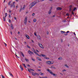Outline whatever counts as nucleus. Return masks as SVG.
Masks as SVG:
<instances>
[{
  "label": "nucleus",
  "instance_id": "680f3d73",
  "mask_svg": "<svg viewBox=\"0 0 78 78\" xmlns=\"http://www.w3.org/2000/svg\"><path fill=\"white\" fill-rule=\"evenodd\" d=\"M18 34H20V32L19 31V32H18Z\"/></svg>",
  "mask_w": 78,
  "mask_h": 78
},
{
  "label": "nucleus",
  "instance_id": "39448f33",
  "mask_svg": "<svg viewBox=\"0 0 78 78\" xmlns=\"http://www.w3.org/2000/svg\"><path fill=\"white\" fill-rule=\"evenodd\" d=\"M46 63L47 64H53V63H51V61H47L46 62Z\"/></svg>",
  "mask_w": 78,
  "mask_h": 78
},
{
  "label": "nucleus",
  "instance_id": "412c9836",
  "mask_svg": "<svg viewBox=\"0 0 78 78\" xmlns=\"http://www.w3.org/2000/svg\"><path fill=\"white\" fill-rule=\"evenodd\" d=\"M40 75H44V73H42L41 72H40L39 73Z\"/></svg>",
  "mask_w": 78,
  "mask_h": 78
},
{
  "label": "nucleus",
  "instance_id": "4d7b16f0",
  "mask_svg": "<svg viewBox=\"0 0 78 78\" xmlns=\"http://www.w3.org/2000/svg\"><path fill=\"white\" fill-rule=\"evenodd\" d=\"M34 34L35 36H37L36 34L35 33H34Z\"/></svg>",
  "mask_w": 78,
  "mask_h": 78
},
{
  "label": "nucleus",
  "instance_id": "7c9ffc66",
  "mask_svg": "<svg viewBox=\"0 0 78 78\" xmlns=\"http://www.w3.org/2000/svg\"><path fill=\"white\" fill-rule=\"evenodd\" d=\"M33 21H34V22H36V19H34L33 20Z\"/></svg>",
  "mask_w": 78,
  "mask_h": 78
},
{
  "label": "nucleus",
  "instance_id": "09e8293b",
  "mask_svg": "<svg viewBox=\"0 0 78 78\" xmlns=\"http://www.w3.org/2000/svg\"><path fill=\"white\" fill-rule=\"evenodd\" d=\"M32 61H35V59H32Z\"/></svg>",
  "mask_w": 78,
  "mask_h": 78
},
{
  "label": "nucleus",
  "instance_id": "c9c22d12",
  "mask_svg": "<svg viewBox=\"0 0 78 78\" xmlns=\"http://www.w3.org/2000/svg\"><path fill=\"white\" fill-rule=\"evenodd\" d=\"M76 8H74L73 9V11H75V10H76Z\"/></svg>",
  "mask_w": 78,
  "mask_h": 78
},
{
  "label": "nucleus",
  "instance_id": "f8f14e48",
  "mask_svg": "<svg viewBox=\"0 0 78 78\" xmlns=\"http://www.w3.org/2000/svg\"><path fill=\"white\" fill-rule=\"evenodd\" d=\"M20 69H21V70L23 71V67L22 66V65H20Z\"/></svg>",
  "mask_w": 78,
  "mask_h": 78
},
{
  "label": "nucleus",
  "instance_id": "bf43d9fd",
  "mask_svg": "<svg viewBox=\"0 0 78 78\" xmlns=\"http://www.w3.org/2000/svg\"><path fill=\"white\" fill-rule=\"evenodd\" d=\"M45 0H41V2H44V1Z\"/></svg>",
  "mask_w": 78,
  "mask_h": 78
},
{
  "label": "nucleus",
  "instance_id": "6ab92c4d",
  "mask_svg": "<svg viewBox=\"0 0 78 78\" xmlns=\"http://www.w3.org/2000/svg\"><path fill=\"white\" fill-rule=\"evenodd\" d=\"M41 56H42L43 57H45V55L44 54H41Z\"/></svg>",
  "mask_w": 78,
  "mask_h": 78
},
{
  "label": "nucleus",
  "instance_id": "2eb2a0df",
  "mask_svg": "<svg viewBox=\"0 0 78 78\" xmlns=\"http://www.w3.org/2000/svg\"><path fill=\"white\" fill-rule=\"evenodd\" d=\"M63 58L62 57H59L58 58V59H59L60 60H62Z\"/></svg>",
  "mask_w": 78,
  "mask_h": 78
},
{
  "label": "nucleus",
  "instance_id": "a211bd4d",
  "mask_svg": "<svg viewBox=\"0 0 78 78\" xmlns=\"http://www.w3.org/2000/svg\"><path fill=\"white\" fill-rule=\"evenodd\" d=\"M25 61H26L27 62H29V60L28 59H27V58H25Z\"/></svg>",
  "mask_w": 78,
  "mask_h": 78
},
{
  "label": "nucleus",
  "instance_id": "58836bf2",
  "mask_svg": "<svg viewBox=\"0 0 78 78\" xmlns=\"http://www.w3.org/2000/svg\"><path fill=\"white\" fill-rule=\"evenodd\" d=\"M9 13H11V10L10 9L9 10Z\"/></svg>",
  "mask_w": 78,
  "mask_h": 78
},
{
  "label": "nucleus",
  "instance_id": "ddd939ff",
  "mask_svg": "<svg viewBox=\"0 0 78 78\" xmlns=\"http://www.w3.org/2000/svg\"><path fill=\"white\" fill-rule=\"evenodd\" d=\"M37 37L38 39V40H41V36L40 35H38Z\"/></svg>",
  "mask_w": 78,
  "mask_h": 78
},
{
  "label": "nucleus",
  "instance_id": "dca6fc26",
  "mask_svg": "<svg viewBox=\"0 0 78 78\" xmlns=\"http://www.w3.org/2000/svg\"><path fill=\"white\" fill-rule=\"evenodd\" d=\"M64 66H65V67H66L67 68H69V66H67V65L66 64Z\"/></svg>",
  "mask_w": 78,
  "mask_h": 78
},
{
  "label": "nucleus",
  "instance_id": "e433bc0d",
  "mask_svg": "<svg viewBox=\"0 0 78 78\" xmlns=\"http://www.w3.org/2000/svg\"><path fill=\"white\" fill-rule=\"evenodd\" d=\"M37 55V56H41V55H40L39 54H38Z\"/></svg>",
  "mask_w": 78,
  "mask_h": 78
},
{
  "label": "nucleus",
  "instance_id": "7ed1b4c3",
  "mask_svg": "<svg viewBox=\"0 0 78 78\" xmlns=\"http://www.w3.org/2000/svg\"><path fill=\"white\" fill-rule=\"evenodd\" d=\"M27 16H26L25 17V19H24V23L25 25H26L27 24Z\"/></svg>",
  "mask_w": 78,
  "mask_h": 78
},
{
  "label": "nucleus",
  "instance_id": "052dcab7",
  "mask_svg": "<svg viewBox=\"0 0 78 78\" xmlns=\"http://www.w3.org/2000/svg\"><path fill=\"white\" fill-rule=\"evenodd\" d=\"M47 34H48V31L47 32Z\"/></svg>",
  "mask_w": 78,
  "mask_h": 78
},
{
  "label": "nucleus",
  "instance_id": "f257e3e1",
  "mask_svg": "<svg viewBox=\"0 0 78 78\" xmlns=\"http://www.w3.org/2000/svg\"><path fill=\"white\" fill-rule=\"evenodd\" d=\"M47 71L49 72V73L53 75L54 76H57V74H54V73H53V72H52V71H51V70L49 69H48Z\"/></svg>",
  "mask_w": 78,
  "mask_h": 78
},
{
  "label": "nucleus",
  "instance_id": "473e14b6",
  "mask_svg": "<svg viewBox=\"0 0 78 78\" xmlns=\"http://www.w3.org/2000/svg\"><path fill=\"white\" fill-rule=\"evenodd\" d=\"M22 8H21L20 10H19V12H20L21 11H22Z\"/></svg>",
  "mask_w": 78,
  "mask_h": 78
},
{
  "label": "nucleus",
  "instance_id": "c756f323",
  "mask_svg": "<svg viewBox=\"0 0 78 78\" xmlns=\"http://www.w3.org/2000/svg\"><path fill=\"white\" fill-rule=\"evenodd\" d=\"M45 59H50V58H48V57H45Z\"/></svg>",
  "mask_w": 78,
  "mask_h": 78
},
{
  "label": "nucleus",
  "instance_id": "aec40b11",
  "mask_svg": "<svg viewBox=\"0 0 78 78\" xmlns=\"http://www.w3.org/2000/svg\"><path fill=\"white\" fill-rule=\"evenodd\" d=\"M20 53L21 54V55H22V56H23V57H24V54L22 52H20Z\"/></svg>",
  "mask_w": 78,
  "mask_h": 78
},
{
  "label": "nucleus",
  "instance_id": "de8ad7c7",
  "mask_svg": "<svg viewBox=\"0 0 78 78\" xmlns=\"http://www.w3.org/2000/svg\"><path fill=\"white\" fill-rule=\"evenodd\" d=\"M36 75H38V76H39V74H38V73H36Z\"/></svg>",
  "mask_w": 78,
  "mask_h": 78
},
{
  "label": "nucleus",
  "instance_id": "0eeeda50",
  "mask_svg": "<svg viewBox=\"0 0 78 78\" xmlns=\"http://www.w3.org/2000/svg\"><path fill=\"white\" fill-rule=\"evenodd\" d=\"M56 9L58 11H61V10H62V8L60 7H58Z\"/></svg>",
  "mask_w": 78,
  "mask_h": 78
},
{
  "label": "nucleus",
  "instance_id": "6e6d98bb",
  "mask_svg": "<svg viewBox=\"0 0 78 78\" xmlns=\"http://www.w3.org/2000/svg\"><path fill=\"white\" fill-rule=\"evenodd\" d=\"M36 73H34V76H36Z\"/></svg>",
  "mask_w": 78,
  "mask_h": 78
},
{
  "label": "nucleus",
  "instance_id": "f03ea898",
  "mask_svg": "<svg viewBox=\"0 0 78 78\" xmlns=\"http://www.w3.org/2000/svg\"><path fill=\"white\" fill-rule=\"evenodd\" d=\"M36 3H36V2H33L32 3H31L30 4V6L29 7V9H31V8H32V7H33V6H34V5H36Z\"/></svg>",
  "mask_w": 78,
  "mask_h": 78
},
{
  "label": "nucleus",
  "instance_id": "6e6552de",
  "mask_svg": "<svg viewBox=\"0 0 78 78\" xmlns=\"http://www.w3.org/2000/svg\"><path fill=\"white\" fill-rule=\"evenodd\" d=\"M10 7L11 8H15V5L13 4H11L10 5Z\"/></svg>",
  "mask_w": 78,
  "mask_h": 78
},
{
  "label": "nucleus",
  "instance_id": "20e7f679",
  "mask_svg": "<svg viewBox=\"0 0 78 78\" xmlns=\"http://www.w3.org/2000/svg\"><path fill=\"white\" fill-rule=\"evenodd\" d=\"M73 6H72V5L70 6L69 7V12H71V11H72V9H73Z\"/></svg>",
  "mask_w": 78,
  "mask_h": 78
},
{
  "label": "nucleus",
  "instance_id": "9b49d317",
  "mask_svg": "<svg viewBox=\"0 0 78 78\" xmlns=\"http://www.w3.org/2000/svg\"><path fill=\"white\" fill-rule=\"evenodd\" d=\"M37 60H38V61H41L42 59L41 58H39L38 57H37Z\"/></svg>",
  "mask_w": 78,
  "mask_h": 78
},
{
  "label": "nucleus",
  "instance_id": "ea45409f",
  "mask_svg": "<svg viewBox=\"0 0 78 78\" xmlns=\"http://www.w3.org/2000/svg\"><path fill=\"white\" fill-rule=\"evenodd\" d=\"M30 69L31 70H32V71H34V69Z\"/></svg>",
  "mask_w": 78,
  "mask_h": 78
},
{
  "label": "nucleus",
  "instance_id": "0e129e2a",
  "mask_svg": "<svg viewBox=\"0 0 78 78\" xmlns=\"http://www.w3.org/2000/svg\"><path fill=\"white\" fill-rule=\"evenodd\" d=\"M38 71H39V72L41 71V70L40 69H38Z\"/></svg>",
  "mask_w": 78,
  "mask_h": 78
},
{
  "label": "nucleus",
  "instance_id": "1a4fd4ad",
  "mask_svg": "<svg viewBox=\"0 0 78 78\" xmlns=\"http://www.w3.org/2000/svg\"><path fill=\"white\" fill-rule=\"evenodd\" d=\"M28 52L29 53V54H30V55H31V54H33V55L34 54V53H33V52L30 50L28 51Z\"/></svg>",
  "mask_w": 78,
  "mask_h": 78
},
{
  "label": "nucleus",
  "instance_id": "f3484780",
  "mask_svg": "<svg viewBox=\"0 0 78 78\" xmlns=\"http://www.w3.org/2000/svg\"><path fill=\"white\" fill-rule=\"evenodd\" d=\"M11 27L12 29H13L14 28V27H13V25L12 24H11Z\"/></svg>",
  "mask_w": 78,
  "mask_h": 78
},
{
  "label": "nucleus",
  "instance_id": "a878e982",
  "mask_svg": "<svg viewBox=\"0 0 78 78\" xmlns=\"http://www.w3.org/2000/svg\"><path fill=\"white\" fill-rule=\"evenodd\" d=\"M1 75L2 78H5V76H3V75Z\"/></svg>",
  "mask_w": 78,
  "mask_h": 78
},
{
  "label": "nucleus",
  "instance_id": "c85d7f7f",
  "mask_svg": "<svg viewBox=\"0 0 78 78\" xmlns=\"http://www.w3.org/2000/svg\"><path fill=\"white\" fill-rule=\"evenodd\" d=\"M51 68H52V69H56V68L54 66H51Z\"/></svg>",
  "mask_w": 78,
  "mask_h": 78
},
{
  "label": "nucleus",
  "instance_id": "4be33fe9",
  "mask_svg": "<svg viewBox=\"0 0 78 78\" xmlns=\"http://www.w3.org/2000/svg\"><path fill=\"white\" fill-rule=\"evenodd\" d=\"M32 51H33V52H34V53L36 51H35V50H34V48H33L32 49Z\"/></svg>",
  "mask_w": 78,
  "mask_h": 78
},
{
  "label": "nucleus",
  "instance_id": "774afa93",
  "mask_svg": "<svg viewBox=\"0 0 78 78\" xmlns=\"http://www.w3.org/2000/svg\"><path fill=\"white\" fill-rule=\"evenodd\" d=\"M15 3V2H14L13 3V5H14V4Z\"/></svg>",
  "mask_w": 78,
  "mask_h": 78
},
{
  "label": "nucleus",
  "instance_id": "603ef678",
  "mask_svg": "<svg viewBox=\"0 0 78 78\" xmlns=\"http://www.w3.org/2000/svg\"><path fill=\"white\" fill-rule=\"evenodd\" d=\"M9 18H11V15H9Z\"/></svg>",
  "mask_w": 78,
  "mask_h": 78
},
{
  "label": "nucleus",
  "instance_id": "bb28decb",
  "mask_svg": "<svg viewBox=\"0 0 78 78\" xmlns=\"http://www.w3.org/2000/svg\"><path fill=\"white\" fill-rule=\"evenodd\" d=\"M27 70L29 72H30V73L31 72V70L30 69H29V68H28L27 69Z\"/></svg>",
  "mask_w": 78,
  "mask_h": 78
},
{
  "label": "nucleus",
  "instance_id": "72a5a7b5",
  "mask_svg": "<svg viewBox=\"0 0 78 78\" xmlns=\"http://www.w3.org/2000/svg\"><path fill=\"white\" fill-rule=\"evenodd\" d=\"M11 3V2H8V4L9 6L10 5V4Z\"/></svg>",
  "mask_w": 78,
  "mask_h": 78
},
{
  "label": "nucleus",
  "instance_id": "c03bdc74",
  "mask_svg": "<svg viewBox=\"0 0 78 78\" xmlns=\"http://www.w3.org/2000/svg\"><path fill=\"white\" fill-rule=\"evenodd\" d=\"M72 14H73V15H74V12H73V11L72 12Z\"/></svg>",
  "mask_w": 78,
  "mask_h": 78
},
{
  "label": "nucleus",
  "instance_id": "9d476101",
  "mask_svg": "<svg viewBox=\"0 0 78 78\" xmlns=\"http://www.w3.org/2000/svg\"><path fill=\"white\" fill-rule=\"evenodd\" d=\"M25 36L26 38H27V39H30V37H29V36H28L27 34H25Z\"/></svg>",
  "mask_w": 78,
  "mask_h": 78
},
{
  "label": "nucleus",
  "instance_id": "4c0bfd02",
  "mask_svg": "<svg viewBox=\"0 0 78 78\" xmlns=\"http://www.w3.org/2000/svg\"><path fill=\"white\" fill-rule=\"evenodd\" d=\"M4 44H5V47H6V46H7V44H6L5 42H4Z\"/></svg>",
  "mask_w": 78,
  "mask_h": 78
},
{
  "label": "nucleus",
  "instance_id": "423d86ee",
  "mask_svg": "<svg viewBox=\"0 0 78 78\" xmlns=\"http://www.w3.org/2000/svg\"><path fill=\"white\" fill-rule=\"evenodd\" d=\"M39 46L41 47V48H44V46L42 45L41 43H39L38 44Z\"/></svg>",
  "mask_w": 78,
  "mask_h": 78
},
{
  "label": "nucleus",
  "instance_id": "864d4df0",
  "mask_svg": "<svg viewBox=\"0 0 78 78\" xmlns=\"http://www.w3.org/2000/svg\"><path fill=\"white\" fill-rule=\"evenodd\" d=\"M66 16H69V13L67 14Z\"/></svg>",
  "mask_w": 78,
  "mask_h": 78
},
{
  "label": "nucleus",
  "instance_id": "2f4dec72",
  "mask_svg": "<svg viewBox=\"0 0 78 78\" xmlns=\"http://www.w3.org/2000/svg\"><path fill=\"white\" fill-rule=\"evenodd\" d=\"M5 17H3V20L4 21H6V20L5 19Z\"/></svg>",
  "mask_w": 78,
  "mask_h": 78
},
{
  "label": "nucleus",
  "instance_id": "79ce46f5",
  "mask_svg": "<svg viewBox=\"0 0 78 78\" xmlns=\"http://www.w3.org/2000/svg\"><path fill=\"white\" fill-rule=\"evenodd\" d=\"M9 21L10 23H11V20H9Z\"/></svg>",
  "mask_w": 78,
  "mask_h": 78
},
{
  "label": "nucleus",
  "instance_id": "393cba45",
  "mask_svg": "<svg viewBox=\"0 0 78 78\" xmlns=\"http://www.w3.org/2000/svg\"><path fill=\"white\" fill-rule=\"evenodd\" d=\"M25 6L24 5L23 6V10H24V9H25Z\"/></svg>",
  "mask_w": 78,
  "mask_h": 78
},
{
  "label": "nucleus",
  "instance_id": "49530a36",
  "mask_svg": "<svg viewBox=\"0 0 78 78\" xmlns=\"http://www.w3.org/2000/svg\"><path fill=\"white\" fill-rule=\"evenodd\" d=\"M66 32H65V36H67V34L66 33Z\"/></svg>",
  "mask_w": 78,
  "mask_h": 78
},
{
  "label": "nucleus",
  "instance_id": "f704fd0d",
  "mask_svg": "<svg viewBox=\"0 0 78 78\" xmlns=\"http://www.w3.org/2000/svg\"><path fill=\"white\" fill-rule=\"evenodd\" d=\"M66 69H64L62 70V72H66Z\"/></svg>",
  "mask_w": 78,
  "mask_h": 78
},
{
  "label": "nucleus",
  "instance_id": "37998d69",
  "mask_svg": "<svg viewBox=\"0 0 78 78\" xmlns=\"http://www.w3.org/2000/svg\"><path fill=\"white\" fill-rule=\"evenodd\" d=\"M27 48H30V47L28 45H27Z\"/></svg>",
  "mask_w": 78,
  "mask_h": 78
},
{
  "label": "nucleus",
  "instance_id": "5701e85b",
  "mask_svg": "<svg viewBox=\"0 0 78 78\" xmlns=\"http://www.w3.org/2000/svg\"><path fill=\"white\" fill-rule=\"evenodd\" d=\"M8 16V14H7L6 13H5V17L6 18V16Z\"/></svg>",
  "mask_w": 78,
  "mask_h": 78
},
{
  "label": "nucleus",
  "instance_id": "e2e57ef3",
  "mask_svg": "<svg viewBox=\"0 0 78 78\" xmlns=\"http://www.w3.org/2000/svg\"><path fill=\"white\" fill-rule=\"evenodd\" d=\"M22 65H23L24 66H25V64L23 63V64H22Z\"/></svg>",
  "mask_w": 78,
  "mask_h": 78
},
{
  "label": "nucleus",
  "instance_id": "69168bd1",
  "mask_svg": "<svg viewBox=\"0 0 78 78\" xmlns=\"http://www.w3.org/2000/svg\"><path fill=\"white\" fill-rule=\"evenodd\" d=\"M24 43H25V44H27V42H26L24 41Z\"/></svg>",
  "mask_w": 78,
  "mask_h": 78
},
{
  "label": "nucleus",
  "instance_id": "cd10ccee",
  "mask_svg": "<svg viewBox=\"0 0 78 78\" xmlns=\"http://www.w3.org/2000/svg\"><path fill=\"white\" fill-rule=\"evenodd\" d=\"M9 73L10 74V76H13V75H12V73Z\"/></svg>",
  "mask_w": 78,
  "mask_h": 78
},
{
  "label": "nucleus",
  "instance_id": "338daca9",
  "mask_svg": "<svg viewBox=\"0 0 78 78\" xmlns=\"http://www.w3.org/2000/svg\"><path fill=\"white\" fill-rule=\"evenodd\" d=\"M14 18L15 20H16V17H14Z\"/></svg>",
  "mask_w": 78,
  "mask_h": 78
},
{
  "label": "nucleus",
  "instance_id": "a18cd8bd",
  "mask_svg": "<svg viewBox=\"0 0 78 78\" xmlns=\"http://www.w3.org/2000/svg\"><path fill=\"white\" fill-rule=\"evenodd\" d=\"M60 73V74H61V75H62V76L63 75V74H62V73Z\"/></svg>",
  "mask_w": 78,
  "mask_h": 78
},
{
  "label": "nucleus",
  "instance_id": "8fccbe9b",
  "mask_svg": "<svg viewBox=\"0 0 78 78\" xmlns=\"http://www.w3.org/2000/svg\"><path fill=\"white\" fill-rule=\"evenodd\" d=\"M35 14H34V13H33L32 14V16H34V15Z\"/></svg>",
  "mask_w": 78,
  "mask_h": 78
},
{
  "label": "nucleus",
  "instance_id": "4468645a",
  "mask_svg": "<svg viewBox=\"0 0 78 78\" xmlns=\"http://www.w3.org/2000/svg\"><path fill=\"white\" fill-rule=\"evenodd\" d=\"M51 12V9H50L48 12V14H50Z\"/></svg>",
  "mask_w": 78,
  "mask_h": 78
},
{
  "label": "nucleus",
  "instance_id": "a19ab883",
  "mask_svg": "<svg viewBox=\"0 0 78 78\" xmlns=\"http://www.w3.org/2000/svg\"><path fill=\"white\" fill-rule=\"evenodd\" d=\"M36 55H37V54H38V53H37L36 52V51L34 52Z\"/></svg>",
  "mask_w": 78,
  "mask_h": 78
},
{
  "label": "nucleus",
  "instance_id": "3c124183",
  "mask_svg": "<svg viewBox=\"0 0 78 78\" xmlns=\"http://www.w3.org/2000/svg\"><path fill=\"white\" fill-rule=\"evenodd\" d=\"M52 8H53V7H51L50 9H51H51H52Z\"/></svg>",
  "mask_w": 78,
  "mask_h": 78
},
{
  "label": "nucleus",
  "instance_id": "5fc2aeb1",
  "mask_svg": "<svg viewBox=\"0 0 78 78\" xmlns=\"http://www.w3.org/2000/svg\"><path fill=\"white\" fill-rule=\"evenodd\" d=\"M36 51H37V52H39V51L38 50H36Z\"/></svg>",
  "mask_w": 78,
  "mask_h": 78
},
{
  "label": "nucleus",
  "instance_id": "13d9d810",
  "mask_svg": "<svg viewBox=\"0 0 78 78\" xmlns=\"http://www.w3.org/2000/svg\"><path fill=\"white\" fill-rule=\"evenodd\" d=\"M69 33V31H67L66 33Z\"/></svg>",
  "mask_w": 78,
  "mask_h": 78
},
{
  "label": "nucleus",
  "instance_id": "b1692460",
  "mask_svg": "<svg viewBox=\"0 0 78 78\" xmlns=\"http://www.w3.org/2000/svg\"><path fill=\"white\" fill-rule=\"evenodd\" d=\"M61 33H62V34H63V33H65V31H61Z\"/></svg>",
  "mask_w": 78,
  "mask_h": 78
}]
</instances>
